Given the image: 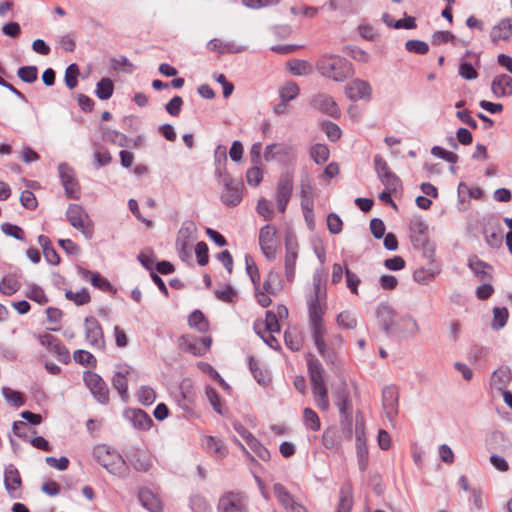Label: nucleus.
Segmentation results:
<instances>
[{
    "label": "nucleus",
    "mask_w": 512,
    "mask_h": 512,
    "mask_svg": "<svg viewBox=\"0 0 512 512\" xmlns=\"http://www.w3.org/2000/svg\"><path fill=\"white\" fill-rule=\"evenodd\" d=\"M419 234L411 236V242L415 248H424L425 254L432 257L434 253L433 247L430 245L428 239L424 236L426 226L422 222L416 224Z\"/></svg>",
    "instance_id": "2f4dec72"
},
{
    "label": "nucleus",
    "mask_w": 512,
    "mask_h": 512,
    "mask_svg": "<svg viewBox=\"0 0 512 512\" xmlns=\"http://www.w3.org/2000/svg\"><path fill=\"white\" fill-rule=\"evenodd\" d=\"M345 95L352 101H370L373 96L371 84L363 79L355 78L345 86Z\"/></svg>",
    "instance_id": "9d476101"
},
{
    "label": "nucleus",
    "mask_w": 512,
    "mask_h": 512,
    "mask_svg": "<svg viewBox=\"0 0 512 512\" xmlns=\"http://www.w3.org/2000/svg\"><path fill=\"white\" fill-rule=\"evenodd\" d=\"M508 310L505 307H495L493 309V322L492 328L495 330L502 329L507 322L508 319Z\"/></svg>",
    "instance_id": "a18cd8bd"
},
{
    "label": "nucleus",
    "mask_w": 512,
    "mask_h": 512,
    "mask_svg": "<svg viewBox=\"0 0 512 512\" xmlns=\"http://www.w3.org/2000/svg\"><path fill=\"white\" fill-rule=\"evenodd\" d=\"M273 492L278 503L287 512H308L301 503L295 500L294 496L286 489L283 484L275 483L273 485Z\"/></svg>",
    "instance_id": "4468645a"
},
{
    "label": "nucleus",
    "mask_w": 512,
    "mask_h": 512,
    "mask_svg": "<svg viewBox=\"0 0 512 512\" xmlns=\"http://www.w3.org/2000/svg\"><path fill=\"white\" fill-rule=\"evenodd\" d=\"M307 365L315 403L321 410L327 411L330 407V403L324 381L323 366L317 359L313 357L308 359Z\"/></svg>",
    "instance_id": "f03ea898"
},
{
    "label": "nucleus",
    "mask_w": 512,
    "mask_h": 512,
    "mask_svg": "<svg viewBox=\"0 0 512 512\" xmlns=\"http://www.w3.org/2000/svg\"><path fill=\"white\" fill-rule=\"evenodd\" d=\"M382 401L385 413L389 418L397 414L398 390L395 386H386L383 389Z\"/></svg>",
    "instance_id": "393cba45"
},
{
    "label": "nucleus",
    "mask_w": 512,
    "mask_h": 512,
    "mask_svg": "<svg viewBox=\"0 0 512 512\" xmlns=\"http://www.w3.org/2000/svg\"><path fill=\"white\" fill-rule=\"evenodd\" d=\"M190 507L193 512H211V506L201 495H193L190 498Z\"/></svg>",
    "instance_id": "4d7b16f0"
},
{
    "label": "nucleus",
    "mask_w": 512,
    "mask_h": 512,
    "mask_svg": "<svg viewBox=\"0 0 512 512\" xmlns=\"http://www.w3.org/2000/svg\"><path fill=\"white\" fill-rule=\"evenodd\" d=\"M138 400L145 406L153 404L156 400V393L150 386H141L137 392Z\"/></svg>",
    "instance_id": "8fccbe9b"
},
{
    "label": "nucleus",
    "mask_w": 512,
    "mask_h": 512,
    "mask_svg": "<svg viewBox=\"0 0 512 512\" xmlns=\"http://www.w3.org/2000/svg\"><path fill=\"white\" fill-rule=\"evenodd\" d=\"M469 268L480 277L489 276V270H491V266L487 263L483 262L478 258H472L469 260Z\"/></svg>",
    "instance_id": "5fc2aeb1"
},
{
    "label": "nucleus",
    "mask_w": 512,
    "mask_h": 512,
    "mask_svg": "<svg viewBox=\"0 0 512 512\" xmlns=\"http://www.w3.org/2000/svg\"><path fill=\"white\" fill-rule=\"evenodd\" d=\"M135 373L133 367L127 364H119L117 366V371L115 372L112 378V385L115 390L119 393L122 400L126 401L128 398L127 395V376Z\"/></svg>",
    "instance_id": "aec40b11"
},
{
    "label": "nucleus",
    "mask_w": 512,
    "mask_h": 512,
    "mask_svg": "<svg viewBox=\"0 0 512 512\" xmlns=\"http://www.w3.org/2000/svg\"><path fill=\"white\" fill-rule=\"evenodd\" d=\"M196 227L193 222H185L178 231L176 245H191L195 238Z\"/></svg>",
    "instance_id": "72a5a7b5"
},
{
    "label": "nucleus",
    "mask_w": 512,
    "mask_h": 512,
    "mask_svg": "<svg viewBox=\"0 0 512 512\" xmlns=\"http://www.w3.org/2000/svg\"><path fill=\"white\" fill-rule=\"evenodd\" d=\"M355 439L358 466L361 471L368 467V447L366 445L364 421L360 414L355 418Z\"/></svg>",
    "instance_id": "1a4fd4ad"
},
{
    "label": "nucleus",
    "mask_w": 512,
    "mask_h": 512,
    "mask_svg": "<svg viewBox=\"0 0 512 512\" xmlns=\"http://www.w3.org/2000/svg\"><path fill=\"white\" fill-rule=\"evenodd\" d=\"M511 380V370L509 367H500L491 375V386L496 389H502Z\"/></svg>",
    "instance_id": "f704fd0d"
},
{
    "label": "nucleus",
    "mask_w": 512,
    "mask_h": 512,
    "mask_svg": "<svg viewBox=\"0 0 512 512\" xmlns=\"http://www.w3.org/2000/svg\"><path fill=\"white\" fill-rule=\"evenodd\" d=\"M18 77L25 83H33L37 80L38 70L36 66H22L17 71Z\"/></svg>",
    "instance_id": "864d4df0"
},
{
    "label": "nucleus",
    "mask_w": 512,
    "mask_h": 512,
    "mask_svg": "<svg viewBox=\"0 0 512 512\" xmlns=\"http://www.w3.org/2000/svg\"><path fill=\"white\" fill-rule=\"evenodd\" d=\"M202 446L216 459H222L228 453V449L224 442L213 436H204L202 438Z\"/></svg>",
    "instance_id": "cd10ccee"
},
{
    "label": "nucleus",
    "mask_w": 512,
    "mask_h": 512,
    "mask_svg": "<svg viewBox=\"0 0 512 512\" xmlns=\"http://www.w3.org/2000/svg\"><path fill=\"white\" fill-rule=\"evenodd\" d=\"M326 310H308L309 314V327L311 330L314 344L319 354L326 360L332 361V353L329 350L324 337L327 333L323 323V316Z\"/></svg>",
    "instance_id": "20e7f679"
},
{
    "label": "nucleus",
    "mask_w": 512,
    "mask_h": 512,
    "mask_svg": "<svg viewBox=\"0 0 512 512\" xmlns=\"http://www.w3.org/2000/svg\"><path fill=\"white\" fill-rule=\"evenodd\" d=\"M458 74L465 80H474L478 77V73L473 65L464 60L459 64Z\"/></svg>",
    "instance_id": "e2e57ef3"
},
{
    "label": "nucleus",
    "mask_w": 512,
    "mask_h": 512,
    "mask_svg": "<svg viewBox=\"0 0 512 512\" xmlns=\"http://www.w3.org/2000/svg\"><path fill=\"white\" fill-rule=\"evenodd\" d=\"M431 154L435 157H438L440 159H443L449 163H456L458 161V155L445 150L444 148L440 146H433L431 149Z\"/></svg>",
    "instance_id": "69168bd1"
},
{
    "label": "nucleus",
    "mask_w": 512,
    "mask_h": 512,
    "mask_svg": "<svg viewBox=\"0 0 512 512\" xmlns=\"http://www.w3.org/2000/svg\"><path fill=\"white\" fill-rule=\"evenodd\" d=\"M138 498L142 506L150 512H160L162 502L160 498L150 489L141 488L138 492Z\"/></svg>",
    "instance_id": "c85d7f7f"
},
{
    "label": "nucleus",
    "mask_w": 512,
    "mask_h": 512,
    "mask_svg": "<svg viewBox=\"0 0 512 512\" xmlns=\"http://www.w3.org/2000/svg\"><path fill=\"white\" fill-rule=\"evenodd\" d=\"M246 444L261 460L268 461L270 459V452L255 438V436L250 438Z\"/></svg>",
    "instance_id": "603ef678"
},
{
    "label": "nucleus",
    "mask_w": 512,
    "mask_h": 512,
    "mask_svg": "<svg viewBox=\"0 0 512 512\" xmlns=\"http://www.w3.org/2000/svg\"><path fill=\"white\" fill-rule=\"evenodd\" d=\"M112 161L111 154L103 147H98L93 153V166L95 169L107 166Z\"/></svg>",
    "instance_id": "79ce46f5"
},
{
    "label": "nucleus",
    "mask_w": 512,
    "mask_h": 512,
    "mask_svg": "<svg viewBox=\"0 0 512 512\" xmlns=\"http://www.w3.org/2000/svg\"><path fill=\"white\" fill-rule=\"evenodd\" d=\"M490 36L493 43L508 40L512 36V18L500 20L499 23L492 28Z\"/></svg>",
    "instance_id": "c756f323"
},
{
    "label": "nucleus",
    "mask_w": 512,
    "mask_h": 512,
    "mask_svg": "<svg viewBox=\"0 0 512 512\" xmlns=\"http://www.w3.org/2000/svg\"><path fill=\"white\" fill-rule=\"evenodd\" d=\"M73 359L76 363L85 366H95L96 364L95 357L90 352L82 349L74 351Z\"/></svg>",
    "instance_id": "13d9d810"
},
{
    "label": "nucleus",
    "mask_w": 512,
    "mask_h": 512,
    "mask_svg": "<svg viewBox=\"0 0 512 512\" xmlns=\"http://www.w3.org/2000/svg\"><path fill=\"white\" fill-rule=\"evenodd\" d=\"M85 339L90 346L102 349L104 347V335L99 321L94 317H86L84 320Z\"/></svg>",
    "instance_id": "dca6fc26"
},
{
    "label": "nucleus",
    "mask_w": 512,
    "mask_h": 512,
    "mask_svg": "<svg viewBox=\"0 0 512 512\" xmlns=\"http://www.w3.org/2000/svg\"><path fill=\"white\" fill-rule=\"evenodd\" d=\"M311 104L315 109H318L322 113H325L333 118H338L341 115L340 109L334 98L328 94H316L313 96Z\"/></svg>",
    "instance_id": "a211bd4d"
},
{
    "label": "nucleus",
    "mask_w": 512,
    "mask_h": 512,
    "mask_svg": "<svg viewBox=\"0 0 512 512\" xmlns=\"http://www.w3.org/2000/svg\"><path fill=\"white\" fill-rule=\"evenodd\" d=\"M4 487L11 499L22 497V479L18 469L9 464L4 470Z\"/></svg>",
    "instance_id": "ddd939ff"
},
{
    "label": "nucleus",
    "mask_w": 512,
    "mask_h": 512,
    "mask_svg": "<svg viewBox=\"0 0 512 512\" xmlns=\"http://www.w3.org/2000/svg\"><path fill=\"white\" fill-rule=\"evenodd\" d=\"M321 76L335 82H344L353 75V65L346 58L335 54H324L316 62Z\"/></svg>",
    "instance_id": "f257e3e1"
},
{
    "label": "nucleus",
    "mask_w": 512,
    "mask_h": 512,
    "mask_svg": "<svg viewBox=\"0 0 512 512\" xmlns=\"http://www.w3.org/2000/svg\"><path fill=\"white\" fill-rule=\"evenodd\" d=\"M308 310H326V280L320 270L313 274V292L307 299Z\"/></svg>",
    "instance_id": "0eeeda50"
},
{
    "label": "nucleus",
    "mask_w": 512,
    "mask_h": 512,
    "mask_svg": "<svg viewBox=\"0 0 512 512\" xmlns=\"http://www.w3.org/2000/svg\"><path fill=\"white\" fill-rule=\"evenodd\" d=\"M125 417L137 430L147 431L153 425L152 418L142 409H128L125 412Z\"/></svg>",
    "instance_id": "412c9836"
},
{
    "label": "nucleus",
    "mask_w": 512,
    "mask_h": 512,
    "mask_svg": "<svg viewBox=\"0 0 512 512\" xmlns=\"http://www.w3.org/2000/svg\"><path fill=\"white\" fill-rule=\"evenodd\" d=\"M27 297L41 305L46 304L48 302V298L44 290L35 284L29 286Z\"/></svg>",
    "instance_id": "680f3d73"
},
{
    "label": "nucleus",
    "mask_w": 512,
    "mask_h": 512,
    "mask_svg": "<svg viewBox=\"0 0 512 512\" xmlns=\"http://www.w3.org/2000/svg\"><path fill=\"white\" fill-rule=\"evenodd\" d=\"M435 276L430 269L419 268L413 273V280L421 285H427Z\"/></svg>",
    "instance_id": "0e129e2a"
},
{
    "label": "nucleus",
    "mask_w": 512,
    "mask_h": 512,
    "mask_svg": "<svg viewBox=\"0 0 512 512\" xmlns=\"http://www.w3.org/2000/svg\"><path fill=\"white\" fill-rule=\"evenodd\" d=\"M293 189V182L289 176L282 177L277 185L276 201L277 208L280 212L286 210V206L290 200Z\"/></svg>",
    "instance_id": "4be33fe9"
},
{
    "label": "nucleus",
    "mask_w": 512,
    "mask_h": 512,
    "mask_svg": "<svg viewBox=\"0 0 512 512\" xmlns=\"http://www.w3.org/2000/svg\"><path fill=\"white\" fill-rule=\"evenodd\" d=\"M262 179L263 173L258 165H255L254 167H251L247 170L246 180L249 185L256 187L261 183Z\"/></svg>",
    "instance_id": "338daca9"
},
{
    "label": "nucleus",
    "mask_w": 512,
    "mask_h": 512,
    "mask_svg": "<svg viewBox=\"0 0 512 512\" xmlns=\"http://www.w3.org/2000/svg\"><path fill=\"white\" fill-rule=\"evenodd\" d=\"M280 288L279 275L276 272H269L263 283V289L268 294H275Z\"/></svg>",
    "instance_id": "3c124183"
},
{
    "label": "nucleus",
    "mask_w": 512,
    "mask_h": 512,
    "mask_svg": "<svg viewBox=\"0 0 512 512\" xmlns=\"http://www.w3.org/2000/svg\"><path fill=\"white\" fill-rule=\"evenodd\" d=\"M420 331L418 322L409 314L399 317L393 327L392 335H398L401 338H413Z\"/></svg>",
    "instance_id": "f3484780"
},
{
    "label": "nucleus",
    "mask_w": 512,
    "mask_h": 512,
    "mask_svg": "<svg viewBox=\"0 0 512 512\" xmlns=\"http://www.w3.org/2000/svg\"><path fill=\"white\" fill-rule=\"evenodd\" d=\"M65 296L68 300L74 302L77 306L85 305L90 302V294L87 289L82 288L79 291H66Z\"/></svg>",
    "instance_id": "c03bdc74"
},
{
    "label": "nucleus",
    "mask_w": 512,
    "mask_h": 512,
    "mask_svg": "<svg viewBox=\"0 0 512 512\" xmlns=\"http://www.w3.org/2000/svg\"><path fill=\"white\" fill-rule=\"evenodd\" d=\"M334 403L337 406L340 415L351 412V403L347 392L344 389H340L335 392Z\"/></svg>",
    "instance_id": "ea45409f"
},
{
    "label": "nucleus",
    "mask_w": 512,
    "mask_h": 512,
    "mask_svg": "<svg viewBox=\"0 0 512 512\" xmlns=\"http://www.w3.org/2000/svg\"><path fill=\"white\" fill-rule=\"evenodd\" d=\"M79 75V68L77 64H70L65 71V84L69 89H73L77 86V77Z\"/></svg>",
    "instance_id": "052dcab7"
},
{
    "label": "nucleus",
    "mask_w": 512,
    "mask_h": 512,
    "mask_svg": "<svg viewBox=\"0 0 512 512\" xmlns=\"http://www.w3.org/2000/svg\"><path fill=\"white\" fill-rule=\"evenodd\" d=\"M2 394L6 401L15 407H21L25 401L20 392L15 391L11 388L5 387L2 389Z\"/></svg>",
    "instance_id": "6e6d98bb"
},
{
    "label": "nucleus",
    "mask_w": 512,
    "mask_h": 512,
    "mask_svg": "<svg viewBox=\"0 0 512 512\" xmlns=\"http://www.w3.org/2000/svg\"><path fill=\"white\" fill-rule=\"evenodd\" d=\"M58 173L66 196L71 199H77L79 197V184L75 177L74 169L63 162L58 166Z\"/></svg>",
    "instance_id": "f8f14e48"
},
{
    "label": "nucleus",
    "mask_w": 512,
    "mask_h": 512,
    "mask_svg": "<svg viewBox=\"0 0 512 512\" xmlns=\"http://www.w3.org/2000/svg\"><path fill=\"white\" fill-rule=\"evenodd\" d=\"M293 154V148L291 145L283 143H273L267 145L264 150V158L266 161L278 160L282 161L288 159Z\"/></svg>",
    "instance_id": "b1692460"
},
{
    "label": "nucleus",
    "mask_w": 512,
    "mask_h": 512,
    "mask_svg": "<svg viewBox=\"0 0 512 512\" xmlns=\"http://www.w3.org/2000/svg\"><path fill=\"white\" fill-rule=\"evenodd\" d=\"M86 387L100 404H107L109 401V389L100 375L92 371L83 374Z\"/></svg>",
    "instance_id": "6e6552de"
},
{
    "label": "nucleus",
    "mask_w": 512,
    "mask_h": 512,
    "mask_svg": "<svg viewBox=\"0 0 512 512\" xmlns=\"http://www.w3.org/2000/svg\"><path fill=\"white\" fill-rule=\"evenodd\" d=\"M245 265L246 272L249 275L252 283L254 284L255 290H258L260 284V274L256 264L254 263L250 255L245 256Z\"/></svg>",
    "instance_id": "de8ad7c7"
},
{
    "label": "nucleus",
    "mask_w": 512,
    "mask_h": 512,
    "mask_svg": "<svg viewBox=\"0 0 512 512\" xmlns=\"http://www.w3.org/2000/svg\"><path fill=\"white\" fill-rule=\"evenodd\" d=\"M216 175L224 187L221 201L227 206H237L242 200V182L234 180L230 174L222 172L220 168H216Z\"/></svg>",
    "instance_id": "39448f33"
},
{
    "label": "nucleus",
    "mask_w": 512,
    "mask_h": 512,
    "mask_svg": "<svg viewBox=\"0 0 512 512\" xmlns=\"http://www.w3.org/2000/svg\"><path fill=\"white\" fill-rule=\"evenodd\" d=\"M353 505V489L350 483H345L340 489L339 504L336 512H350Z\"/></svg>",
    "instance_id": "473e14b6"
},
{
    "label": "nucleus",
    "mask_w": 512,
    "mask_h": 512,
    "mask_svg": "<svg viewBox=\"0 0 512 512\" xmlns=\"http://www.w3.org/2000/svg\"><path fill=\"white\" fill-rule=\"evenodd\" d=\"M212 339L209 336L192 338L187 344V351L196 356L204 355L210 348Z\"/></svg>",
    "instance_id": "7c9ffc66"
},
{
    "label": "nucleus",
    "mask_w": 512,
    "mask_h": 512,
    "mask_svg": "<svg viewBox=\"0 0 512 512\" xmlns=\"http://www.w3.org/2000/svg\"><path fill=\"white\" fill-rule=\"evenodd\" d=\"M215 295L219 300L226 303H232L237 296L236 291L229 285L217 289Z\"/></svg>",
    "instance_id": "774afa93"
},
{
    "label": "nucleus",
    "mask_w": 512,
    "mask_h": 512,
    "mask_svg": "<svg viewBox=\"0 0 512 512\" xmlns=\"http://www.w3.org/2000/svg\"><path fill=\"white\" fill-rule=\"evenodd\" d=\"M304 425L312 431L320 430L321 424L318 415L311 409L305 408L303 411Z\"/></svg>",
    "instance_id": "49530a36"
},
{
    "label": "nucleus",
    "mask_w": 512,
    "mask_h": 512,
    "mask_svg": "<svg viewBox=\"0 0 512 512\" xmlns=\"http://www.w3.org/2000/svg\"><path fill=\"white\" fill-rule=\"evenodd\" d=\"M66 218L70 225L79 230L86 239L93 237V225L88 213L79 204H69Z\"/></svg>",
    "instance_id": "423d86ee"
},
{
    "label": "nucleus",
    "mask_w": 512,
    "mask_h": 512,
    "mask_svg": "<svg viewBox=\"0 0 512 512\" xmlns=\"http://www.w3.org/2000/svg\"><path fill=\"white\" fill-rule=\"evenodd\" d=\"M219 512H247L244 496L240 493H227L223 495L218 504Z\"/></svg>",
    "instance_id": "6ab92c4d"
},
{
    "label": "nucleus",
    "mask_w": 512,
    "mask_h": 512,
    "mask_svg": "<svg viewBox=\"0 0 512 512\" xmlns=\"http://www.w3.org/2000/svg\"><path fill=\"white\" fill-rule=\"evenodd\" d=\"M208 50L217 52L219 54H236L243 52L246 47L244 45H238L233 42L223 41L218 38L211 39L207 45Z\"/></svg>",
    "instance_id": "a878e982"
},
{
    "label": "nucleus",
    "mask_w": 512,
    "mask_h": 512,
    "mask_svg": "<svg viewBox=\"0 0 512 512\" xmlns=\"http://www.w3.org/2000/svg\"><path fill=\"white\" fill-rule=\"evenodd\" d=\"M114 92V83L110 78L104 77L96 84L95 95L100 100H108Z\"/></svg>",
    "instance_id": "4c0bfd02"
},
{
    "label": "nucleus",
    "mask_w": 512,
    "mask_h": 512,
    "mask_svg": "<svg viewBox=\"0 0 512 512\" xmlns=\"http://www.w3.org/2000/svg\"><path fill=\"white\" fill-rule=\"evenodd\" d=\"M491 90L497 98L511 96L512 78L506 74L497 75L491 83Z\"/></svg>",
    "instance_id": "bb28decb"
},
{
    "label": "nucleus",
    "mask_w": 512,
    "mask_h": 512,
    "mask_svg": "<svg viewBox=\"0 0 512 512\" xmlns=\"http://www.w3.org/2000/svg\"><path fill=\"white\" fill-rule=\"evenodd\" d=\"M310 156L316 164H323L329 158V149L326 145L317 143L311 147Z\"/></svg>",
    "instance_id": "a19ab883"
},
{
    "label": "nucleus",
    "mask_w": 512,
    "mask_h": 512,
    "mask_svg": "<svg viewBox=\"0 0 512 512\" xmlns=\"http://www.w3.org/2000/svg\"><path fill=\"white\" fill-rule=\"evenodd\" d=\"M93 455L97 462L109 473L123 477L127 472L126 462L122 455L114 448L100 444L94 447Z\"/></svg>",
    "instance_id": "7ed1b4c3"
},
{
    "label": "nucleus",
    "mask_w": 512,
    "mask_h": 512,
    "mask_svg": "<svg viewBox=\"0 0 512 512\" xmlns=\"http://www.w3.org/2000/svg\"><path fill=\"white\" fill-rule=\"evenodd\" d=\"M336 323L340 329L353 330L358 325L357 316L352 311H342L336 316Z\"/></svg>",
    "instance_id": "e433bc0d"
},
{
    "label": "nucleus",
    "mask_w": 512,
    "mask_h": 512,
    "mask_svg": "<svg viewBox=\"0 0 512 512\" xmlns=\"http://www.w3.org/2000/svg\"><path fill=\"white\" fill-rule=\"evenodd\" d=\"M376 317L383 331L388 335H392L393 327L395 324L394 310L392 306L387 303H381L376 309Z\"/></svg>",
    "instance_id": "5701e85b"
},
{
    "label": "nucleus",
    "mask_w": 512,
    "mask_h": 512,
    "mask_svg": "<svg viewBox=\"0 0 512 512\" xmlns=\"http://www.w3.org/2000/svg\"><path fill=\"white\" fill-rule=\"evenodd\" d=\"M189 325L200 332H205L209 328L208 321L200 310L193 311L188 318Z\"/></svg>",
    "instance_id": "37998d69"
},
{
    "label": "nucleus",
    "mask_w": 512,
    "mask_h": 512,
    "mask_svg": "<svg viewBox=\"0 0 512 512\" xmlns=\"http://www.w3.org/2000/svg\"><path fill=\"white\" fill-rule=\"evenodd\" d=\"M289 70L293 75L304 76L311 73V66L307 61L294 60L288 64Z\"/></svg>",
    "instance_id": "09e8293b"
},
{
    "label": "nucleus",
    "mask_w": 512,
    "mask_h": 512,
    "mask_svg": "<svg viewBox=\"0 0 512 512\" xmlns=\"http://www.w3.org/2000/svg\"><path fill=\"white\" fill-rule=\"evenodd\" d=\"M379 180L389 191H396L401 187L400 178L392 171L383 175L381 178H379Z\"/></svg>",
    "instance_id": "bf43d9fd"
},
{
    "label": "nucleus",
    "mask_w": 512,
    "mask_h": 512,
    "mask_svg": "<svg viewBox=\"0 0 512 512\" xmlns=\"http://www.w3.org/2000/svg\"><path fill=\"white\" fill-rule=\"evenodd\" d=\"M299 87L295 82H286L279 89V96L282 102H289L295 99L299 94Z\"/></svg>",
    "instance_id": "58836bf2"
},
{
    "label": "nucleus",
    "mask_w": 512,
    "mask_h": 512,
    "mask_svg": "<svg viewBox=\"0 0 512 512\" xmlns=\"http://www.w3.org/2000/svg\"><path fill=\"white\" fill-rule=\"evenodd\" d=\"M20 280L16 274H8L0 282V291L4 295H13L20 289Z\"/></svg>",
    "instance_id": "c9c22d12"
},
{
    "label": "nucleus",
    "mask_w": 512,
    "mask_h": 512,
    "mask_svg": "<svg viewBox=\"0 0 512 512\" xmlns=\"http://www.w3.org/2000/svg\"><path fill=\"white\" fill-rule=\"evenodd\" d=\"M277 233L271 225H265L259 232V245L268 260H274L277 250Z\"/></svg>",
    "instance_id": "9b49d317"
},
{
    "label": "nucleus",
    "mask_w": 512,
    "mask_h": 512,
    "mask_svg": "<svg viewBox=\"0 0 512 512\" xmlns=\"http://www.w3.org/2000/svg\"><path fill=\"white\" fill-rule=\"evenodd\" d=\"M285 248V277L289 282H292L295 278V268L298 257V244L291 235H287L285 238Z\"/></svg>",
    "instance_id": "2eb2a0df"
}]
</instances>
